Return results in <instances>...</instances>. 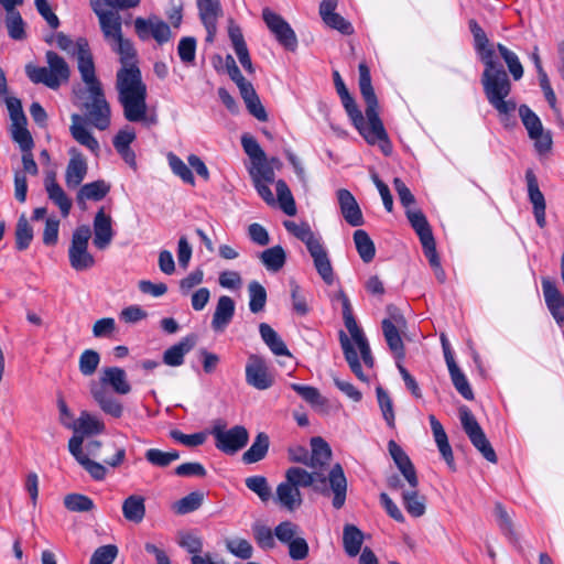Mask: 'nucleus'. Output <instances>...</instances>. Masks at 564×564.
<instances>
[{"label": "nucleus", "instance_id": "nucleus-1", "mask_svg": "<svg viewBox=\"0 0 564 564\" xmlns=\"http://www.w3.org/2000/svg\"><path fill=\"white\" fill-rule=\"evenodd\" d=\"M312 487L323 496L332 497V506L339 510L347 498V478L339 464L332 467L326 478L321 471H308L303 467L286 469L284 480L276 486L275 502L280 508L294 512L303 505L301 488Z\"/></svg>", "mask_w": 564, "mask_h": 564}, {"label": "nucleus", "instance_id": "nucleus-2", "mask_svg": "<svg viewBox=\"0 0 564 564\" xmlns=\"http://www.w3.org/2000/svg\"><path fill=\"white\" fill-rule=\"evenodd\" d=\"M110 46L119 54L122 65L117 73L116 88L123 116L129 122L145 121L148 91L137 65V51L132 42L123 36Z\"/></svg>", "mask_w": 564, "mask_h": 564}, {"label": "nucleus", "instance_id": "nucleus-3", "mask_svg": "<svg viewBox=\"0 0 564 564\" xmlns=\"http://www.w3.org/2000/svg\"><path fill=\"white\" fill-rule=\"evenodd\" d=\"M469 30L474 37L475 50L485 65L481 75V85L488 102L499 115H510L517 109L512 99H507L511 93V83L502 65L496 61L495 46L482 28L475 21H469Z\"/></svg>", "mask_w": 564, "mask_h": 564}, {"label": "nucleus", "instance_id": "nucleus-4", "mask_svg": "<svg viewBox=\"0 0 564 564\" xmlns=\"http://www.w3.org/2000/svg\"><path fill=\"white\" fill-rule=\"evenodd\" d=\"M337 297L341 303L344 324L350 334V337H348V335L345 332H339V343L345 359L348 362L351 371L356 375V377L362 381H366L367 376L364 373L361 369L356 347L360 352V357L365 366L367 368H372L375 365V359L372 357L369 343L362 329L358 326L352 315V307L348 296L344 292H339Z\"/></svg>", "mask_w": 564, "mask_h": 564}, {"label": "nucleus", "instance_id": "nucleus-5", "mask_svg": "<svg viewBox=\"0 0 564 564\" xmlns=\"http://www.w3.org/2000/svg\"><path fill=\"white\" fill-rule=\"evenodd\" d=\"M112 389L117 394L126 395L131 392V384L127 373L119 367H106L102 369L99 381L89 383V392L99 409L113 419H120L123 415L124 408L122 403L113 397L108 390Z\"/></svg>", "mask_w": 564, "mask_h": 564}, {"label": "nucleus", "instance_id": "nucleus-6", "mask_svg": "<svg viewBox=\"0 0 564 564\" xmlns=\"http://www.w3.org/2000/svg\"><path fill=\"white\" fill-rule=\"evenodd\" d=\"M340 100L354 127L367 143L371 145L378 144L381 151L389 155L391 153V143L381 119L379 118V127H377V123L375 124L370 117L365 119L350 94L340 98Z\"/></svg>", "mask_w": 564, "mask_h": 564}, {"label": "nucleus", "instance_id": "nucleus-7", "mask_svg": "<svg viewBox=\"0 0 564 564\" xmlns=\"http://www.w3.org/2000/svg\"><path fill=\"white\" fill-rule=\"evenodd\" d=\"M47 67L28 64L25 73L33 84H43L51 89H57L68 82L70 70L66 61L53 51L45 54Z\"/></svg>", "mask_w": 564, "mask_h": 564}, {"label": "nucleus", "instance_id": "nucleus-8", "mask_svg": "<svg viewBox=\"0 0 564 564\" xmlns=\"http://www.w3.org/2000/svg\"><path fill=\"white\" fill-rule=\"evenodd\" d=\"M83 108L87 120L98 130H106L110 126V106L106 100L102 87H91L84 93Z\"/></svg>", "mask_w": 564, "mask_h": 564}, {"label": "nucleus", "instance_id": "nucleus-9", "mask_svg": "<svg viewBox=\"0 0 564 564\" xmlns=\"http://www.w3.org/2000/svg\"><path fill=\"white\" fill-rule=\"evenodd\" d=\"M91 237V230L83 225L73 232L72 243L68 249L69 263L76 271H85L94 267L95 259L88 252V241Z\"/></svg>", "mask_w": 564, "mask_h": 564}, {"label": "nucleus", "instance_id": "nucleus-10", "mask_svg": "<svg viewBox=\"0 0 564 564\" xmlns=\"http://www.w3.org/2000/svg\"><path fill=\"white\" fill-rule=\"evenodd\" d=\"M459 420L462 426L469 437L471 444L482 454V456L490 463L497 462V455L486 437L481 426L478 424L474 414L467 406L459 409Z\"/></svg>", "mask_w": 564, "mask_h": 564}, {"label": "nucleus", "instance_id": "nucleus-11", "mask_svg": "<svg viewBox=\"0 0 564 564\" xmlns=\"http://www.w3.org/2000/svg\"><path fill=\"white\" fill-rule=\"evenodd\" d=\"M388 313L389 317L382 321L383 335L395 359L403 360L405 351L400 333L406 327V322L394 306H388Z\"/></svg>", "mask_w": 564, "mask_h": 564}, {"label": "nucleus", "instance_id": "nucleus-12", "mask_svg": "<svg viewBox=\"0 0 564 564\" xmlns=\"http://www.w3.org/2000/svg\"><path fill=\"white\" fill-rule=\"evenodd\" d=\"M519 117L528 131L529 138L534 141L535 150L540 154L550 151L552 138L549 132L544 131L543 124L538 115L527 105H521L519 107Z\"/></svg>", "mask_w": 564, "mask_h": 564}, {"label": "nucleus", "instance_id": "nucleus-13", "mask_svg": "<svg viewBox=\"0 0 564 564\" xmlns=\"http://www.w3.org/2000/svg\"><path fill=\"white\" fill-rule=\"evenodd\" d=\"M262 18L275 40L289 51L297 47V37L291 25L269 8L262 10Z\"/></svg>", "mask_w": 564, "mask_h": 564}, {"label": "nucleus", "instance_id": "nucleus-14", "mask_svg": "<svg viewBox=\"0 0 564 564\" xmlns=\"http://www.w3.org/2000/svg\"><path fill=\"white\" fill-rule=\"evenodd\" d=\"M213 435L216 441V447L229 455H232L243 448L249 440L248 431L241 425H236L230 430H224L220 426H215Z\"/></svg>", "mask_w": 564, "mask_h": 564}, {"label": "nucleus", "instance_id": "nucleus-15", "mask_svg": "<svg viewBox=\"0 0 564 564\" xmlns=\"http://www.w3.org/2000/svg\"><path fill=\"white\" fill-rule=\"evenodd\" d=\"M246 382L258 390H267L273 386L274 377L264 358L259 355H250L248 357L246 364Z\"/></svg>", "mask_w": 564, "mask_h": 564}, {"label": "nucleus", "instance_id": "nucleus-16", "mask_svg": "<svg viewBox=\"0 0 564 564\" xmlns=\"http://www.w3.org/2000/svg\"><path fill=\"white\" fill-rule=\"evenodd\" d=\"M134 30L142 41L153 37L158 43L162 44L171 39L170 26L156 17H150L149 19L137 18L134 20Z\"/></svg>", "mask_w": 564, "mask_h": 564}, {"label": "nucleus", "instance_id": "nucleus-17", "mask_svg": "<svg viewBox=\"0 0 564 564\" xmlns=\"http://www.w3.org/2000/svg\"><path fill=\"white\" fill-rule=\"evenodd\" d=\"M75 55L77 56L78 70L83 82L86 84V89L101 86V83L96 77L95 65L87 40L83 37L77 40V53Z\"/></svg>", "mask_w": 564, "mask_h": 564}, {"label": "nucleus", "instance_id": "nucleus-18", "mask_svg": "<svg viewBox=\"0 0 564 564\" xmlns=\"http://www.w3.org/2000/svg\"><path fill=\"white\" fill-rule=\"evenodd\" d=\"M358 69L360 94L366 102V117H370L379 127L378 100L371 85L370 70L365 63H360Z\"/></svg>", "mask_w": 564, "mask_h": 564}, {"label": "nucleus", "instance_id": "nucleus-19", "mask_svg": "<svg viewBox=\"0 0 564 564\" xmlns=\"http://www.w3.org/2000/svg\"><path fill=\"white\" fill-rule=\"evenodd\" d=\"M542 290L545 304L556 323L564 326V295L549 278L542 279Z\"/></svg>", "mask_w": 564, "mask_h": 564}, {"label": "nucleus", "instance_id": "nucleus-20", "mask_svg": "<svg viewBox=\"0 0 564 564\" xmlns=\"http://www.w3.org/2000/svg\"><path fill=\"white\" fill-rule=\"evenodd\" d=\"M200 20L206 28V41L213 42L217 32V21L223 15L219 0H197Z\"/></svg>", "mask_w": 564, "mask_h": 564}, {"label": "nucleus", "instance_id": "nucleus-21", "mask_svg": "<svg viewBox=\"0 0 564 564\" xmlns=\"http://www.w3.org/2000/svg\"><path fill=\"white\" fill-rule=\"evenodd\" d=\"M69 155L70 159L65 172V183L68 188H76L86 177L88 164L85 156L76 148L69 150Z\"/></svg>", "mask_w": 564, "mask_h": 564}, {"label": "nucleus", "instance_id": "nucleus-22", "mask_svg": "<svg viewBox=\"0 0 564 564\" xmlns=\"http://www.w3.org/2000/svg\"><path fill=\"white\" fill-rule=\"evenodd\" d=\"M525 180L528 185L529 199L533 205V214L536 224L540 228H544L546 226L545 198L539 188L536 176L534 175L532 170H528L525 172Z\"/></svg>", "mask_w": 564, "mask_h": 564}, {"label": "nucleus", "instance_id": "nucleus-23", "mask_svg": "<svg viewBox=\"0 0 564 564\" xmlns=\"http://www.w3.org/2000/svg\"><path fill=\"white\" fill-rule=\"evenodd\" d=\"M337 199L344 219L352 227L364 225L361 209L354 195L345 188L337 191Z\"/></svg>", "mask_w": 564, "mask_h": 564}, {"label": "nucleus", "instance_id": "nucleus-24", "mask_svg": "<svg viewBox=\"0 0 564 564\" xmlns=\"http://www.w3.org/2000/svg\"><path fill=\"white\" fill-rule=\"evenodd\" d=\"M94 245L96 248L102 250L107 248L112 238V219L105 213V208L101 207L94 218Z\"/></svg>", "mask_w": 564, "mask_h": 564}, {"label": "nucleus", "instance_id": "nucleus-25", "mask_svg": "<svg viewBox=\"0 0 564 564\" xmlns=\"http://www.w3.org/2000/svg\"><path fill=\"white\" fill-rule=\"evenodd\" d=\"M312 453L307 459V466L312 471H321L325 474V469L332 458V449L329 445L319 436L312 437L311 440ZM326 478L328 475H324Z\"/></svg>", "mask_w": 564, "mask_h": 564}, {"label": "nucleus", "instance_id": "nucleus-26", "mask_svg": "<svg viewBox=\"0 0 564 564\" xmlns=\"http://www.w3.org/2000/svg\"><path fill=\"white\" fill-rule=\"evenodd\" d=\"M70 119L72 124L69 127V132L72 137L80 145L87 148L91 153L97 155L100 150L99 142L86 128L84 118L77 113H74L72 115Z\"/></svg>", "mask_w": 564, "mask_h": 564}, {"label": "nucleus", "instance_id": "nucleus-27", "mask_svg": "<svg viewBox=\"0 0 564 564\" xmlns=\"http://www.w3.org/2000/svg\"><path fill=\"white\" fill-rule=\"evenodd\" d=\"M235 315V302L230 296L221 295L213 315L212 327L217 333H223L231 323Z\"/></svg>", "mask_w": 564, "mask_h": 564}, {"label": "nucleus", "instance_id": "nucleus-28", "mask_svg": "<svg viewBox=\"0 0 564 564\" xmlns=\"http://www.w3.org/2000/svg\"><path fill=\"white\" fill-rule=\"evenodd\" d=\"M406 217L420 238L423 251L435 247V240L432 234L431 226L426 217L421 210H408Z\"/></svg>", "mask_w": 564, "mask_h": 564}, {"label": "nucleus", "instance_id": "nucleus-29", "mask_svg": "<svg viewBox=\"0 0 564 564\" xmlns=\"http://www.w3.org/2000/svg\"><path fill=\"white\" fill-rule=\"evenodd\" d=\"M197 337L194 334L182 338L177 344L171 346L163 354V362L171 367H178L184 362V356L196 345Z\"/></svg>", "mask_w": 564, "mask_h": 564}, {"label": "nucleus", "instance_id": "nucleus-30", "mask_svg": "<svg viewBox=\"0 0 564 564\" xmlns=\"http://www.w3.org/2000/svg\"><path fill=\"white\" fill-rule=\"evenodd\" d=\"M45 189L48 198L59 208L61 214L67 217L72 209V200L56 182L55 173H51L46 176Z\"/></svg>", "mask_w": 564, "mask_h": 564}, {"label": "nucleus", "instance_id": "nucleus-31", "mask_svg": "<svg viewBox=\"0 0 564 564\" xmlns=\"http://www.w3.org/2000/svg\"><path fill=\"white\" fill-rule=\"evenodd\" d=\"M313 258L314 265L323 281L332 285L334 283V271L328 254L322 242H318L308 250Z\"/></svg>", "mask_w": 564, "mask_h": 564}, {"label": "nucleus", "instance_id": "nucleus-32", "mask_svg": "<svg viewBox=\"0 0 564 564\" xmlns=\"http://www.w3.org/2000/svg\"><path fill=\"white\" fill-rule=\"evenodd\" d=\"M429 421L431 424V429L433 432L435 443L437 445V448H438L442 457L444 458V460L446 462V464L448 465L449 468L455 469L453 451L448 443V438H447V435L445 433L443 425L440 423V421L433 414H431L429 416Z\"/></svg>", "mask_w": 564, "mask_h": 564}, {"label": "nucleus", "instance_id": "nucleus-33", "mask_svg": "<svg viewBox=\"0 0 564 564\" xmlns=\"http://www.w3.org/2000/svg\"><path fill=\"white\" fill-rule=\"evenodd\" d=\"M228 35L240 64L247 72L252 73V62L241 29L238 25L230 23L228 28Z\"/></svg>", "mask_w": 564, "mask_h": 564}, {"label": "nucleus", "instance_id": "nucleus-34", "mask_svg": "<svg viewBox=\"0 0 564 564\" xmlns=\"http://www.w3.org/2000/svg\"><path fill=\"white\" fill-rule=\"evenodd\" d=\"M99 25L109 45L122 37V23L119 13L112 11L102 14V18L99 19Z\"/></svg>", "mask_w": 564, "mask_h": 564}, {"label": "nucleus", "instance_id": "nucleus-35", "mask_svg": "<svg viewBox=\"0 0 564 564\" xmlns=\"http://www.w3.org/2000/svg\"><path fill=\"white\" fill-rule=\"evenodd\" d=\"M122 514L132 523H141L145 517V499L139 495H131L122 502Z\"/></svg>", "mask_w": 564, "mask_h": 564}, {"label": "nucleus", "instance_id": "nucleus-36", "mask_svg": "<svg viewBox=\"0 0 564 564\" xmlns=\"http://www.w3.org/2000/svg\"><path fill=\"white\" fill-rule=\"evenodd\" d=\"M110 191V185L102 180L87 183L80 187L77 193V203L84 204L85 200H101Z\"/></svg>", "mask_w": 564, "mask_h": 564}, {"label": "nucleus", "instance_id": "nucleus-37", "mask_svg": "<svg viewBox=\"0 0 564 564\" xmlns=\"http://www.w3.org/2000/svg\"><path fill=\"white\" fill-rule=\"evenodd\" d=\"M259 332L262 340L267 344V346L271 349V351L274 355L290 356V351L288 350L285 344L270 325L261 323L259 326Z\"/></svg>", "mask_w": 564, "mask_h": 564}, {"label": "nucleus", "instance_id": "nucleus-38", "mask_svg": "<svg viewBox=\"0 0 564 564\" xmlns=\"http://www.w3.org/2000/svg\"><path fill=\"white\" fill-rule=\"evenodd\" d=\"M364 542L362 532L354 524H346L344 527L343 543L346 553L355 557L359 554Z\"/></svg>", "mask_w": 564, "mask_h": 564}, {"label": "nucleus", "instance_id": "nucleus-39", "mask_svg": "<svg viewBox=\"0 0 564 564\" xmlns=\"http://www.w3.org/2000/svg\"><path fill=\"white\" fill-rule=\"evenodd\" d=\"M284 226L289 232L305 243L307 250L321 242V238L315 236L311 227L305 223L285 221Z\"/></svg>", "mask_w": 564, "mask_h": 564}, {"label": "nucleus", "instance_id": "nucleus-40", "mask_svg": "<svg viewBox=\"0 0 564 564\" xmlns=\"http://www.w3.org/2000/svg\"><path fill=\"white\" fill-rule=\"evenodd\" d=\"M268 448H269L268 435L265 433H259L256 436V440L252 443V445L250 446V448L243 453L242 460L246 464L257 463V462L261 460L262 458H264V456L268 453Z\"/></svg>", "mask_w": 564, "mask_h": 564}, {"label": "nucleus", "instance_id": "nucleus-41", "mask_svg": "<svg viewBox=\"0 0 564 564\" xmlns=\"http://www.w3.org/2000/svg\"><path fill=\"white\" fill-rule=\"evenodd\" d=\"M260 259L267 270L278 272L285 264L286 254L281 246H274L262 251Z\"/></svg>", "mask_w": 564, "mask_h": 564}, {"label": "nucleus", "instance_id": "nucleus-42", "mask_svg": "<svg viewBox=\"0 0 564 564\" xmlns=\"http://www.w3.org/2000/svg\"><path fill=\"white\" fill-rule=\"evenodd\" d=\"M76 431H80L86 435L101 434L105 432V423L87 411H83L76 422Z\"/></svg>", "mask_w": 564, "mask_h": 564}, {"label": "nucleus", "instance_id": "nucleus-43", "mask_svg": "<svg viewBox=\"0 0 564 564\" xmlns=\"http://www.w3.org/2000/svg\"><path fill=\"white\" fill-rule=\"evenodd\" d=\"M291 388L315 409L323 410L328 404L327 399L314 387L292 383Z\"/></svg>", "mask_w": 564, "mask_h": 564}, {"label": "nucleus", "instance_id": "nucleus-44", "mask_svg": "<svg viewBox=\"0 0 564 564\" xmlns=\"http://www.w3.org/2000/svg\"><path fill=\"white\" fill-rule=\"evenodd\" d=\"M354 241L362 261L366 263L372 261L376 248L369 235L365 230L358 229L354 232Z\"/></svg>", "mask_w": 564, "mask_h": 564}, {"label": "nucleus", "instance_id": "nucleus-45", "mask_svg": "<svg viewBox=\"0 0 564 564\" xmlns=\"http://www.w3.org/2000/svg\"><path fill=\"white\" fill-rule=\"evenodd\" d=\"M6 26L12 40L22 41L26 37L25 23L18 10L6 11Z\"/></svg>", "mask_w": 564, "mask_h": 564}, {"label": "nucleus", "instance_id": "nucleus-46", "mask_svg": "<svg viewBox=\"0 0 564 564\" xmlns=\"http://www.w3.org/2000/svg\"><path fill=\"white\" fill-rule=\"evenodd\" d=\"M402 498L409 514L417 518L425 513V498L419 495L416 488L404 490Z\"/></svg>", "mask_w": 564, "mask_h": 564}, {"label": "nucleus", "instance_id": "nucleus-47", "mask_svg": "<svg viewBox=\"0 0 564 564\" xmlns=\"http://www.w3.org/2000/svg\"><path fill=\"white\" fill-rule=\"evenodd\" d=\"M251 530H252V535H253V539L257 543V545L261 549V550H272L274 549L275 546V540H274V532H272V530L260 523V522H254L251 527Z\"/></svg>", "mask_w": 564, "mask_h": 564}, {"label": "nucleus", "instance_id": "nucleus-48", "mask_svg": "<svg viewBox=\"0 0 564 564\" xmlns=\"http://www.w3.org/2000/svg\"><path fill=\"white\" fill-rule=\"evenodd\" d=\"M249 173L253 180L263 181L265 183L274 182V171L272 165L268 162L267 156H263L261 160L251 161V167Z\"/></svg>", "mask_w": 564, "mask_h": 564}, {"label": "nucleus", "instance_id": "nucleus-49", "mask_svg": "<svg viewBox=\"0 0 564 564\" xmlns=\"http://www.w3.org/2000/svg\"><path fill=\"white\" fill-rule=\"evenodd\" d=\"M448 371L452 379V382L455 387V389L464 397L466 400H473L474 399V392L470 388V384L466 378V376L463 373V371L459 369L457 364L449 365Z\"/></svg>", "mask_w": 564, "mask_h": 564}, {"label": "nucleus", "instance_id": "nucleus-50", "mask_svg": "<svg viewBox=\"0 0 564 564\" xmlns=\"http://www.w3.org/2000/svg\"><path fill=\"white\" fill-rule=\"evenodd\" d=\"M376 393L378 404L386 423L388 424L389 427L394 429L395 416L392 399L390 398L389 393L380 386L376 388Z\"/></svg>", "mask_w": 564, "mask_h": 564}, {"label": "nucleus", "instance_id": "nucleus-51", "mask_svg": "<svg viewBox=\"0 0 564 564\" xmlns=\"http://www.w3.org/2000/svg\"><path fill=\"white\" fill-rule=\"evenodd\" d=\"M225 545L227 551L238 558L249 560L253 555V546L247 539H226Z\"/></svg>", "mask_w": 564, "mask_h": 564}, {"label": "nucleus", "instance_id": "nucleus-52", "mask_svg": "<svg viewBox=\"0 0 564 564\" xmlns=\"http://www.w3.org/2000/svg\"><path fill=\"white\" fill-rule=\"evenodd\" d=\"M249 292V308L252 313H259L264 310L267 303V291L258 282L251 281L248 285Z\"/></svg>", "mask_w": 564, "mask_h": 564}, {"label": "nucleus", "instance_id": "nucleus-53", "mask_svg": "<svg viewBox=\"0 0 564 564\" xmlns=\"http://www.w3.org/2000/svg\"><path fill=\"white\" fill-rule=\"evenodd\" d=\"M144 457L151 465L164 468L177 460L180 454L177 451L163 452L158 448H150L145 452Z\"/></svg>", "mask_w": 564, "mask_h": 564}, {"label": "nucleus", "instance_id": "nucleus-54", "mask_svg": "<svg viewBox=\"0 0 564 564\" xmlns=\"http://www.w3.org/2000/svg\"><path fill=\"white\" fill-rule=\"evenodd\" d=\"M275 191L282 210L289 216L295 215V202L286 183L282 180H279L275 183Z\"/></svg>", "mask_w": 564, "mask_h": 564}, {"label": "nucleus", "instance_id": "nucleus-55", "mask_svg": "<svg viewBox=\"0 0 564 564\" xmlns=\"http://www.w3.org/2000/svg\"><path fill=\"white\" fill-rule=\"evenodd\" d=\"M33 239V229L30 226L26 217L22 215L15 227V247L18 250H25L31 245Z\"/></svg>", "mask_w": 564, "mask_h": 564}, {"label": "nucleus", "instance_id": "nucleus-56", "mask_svg": "<svg viewBox=\"0 0 564 564\" xmlns=\"http://www.w3.org/2000/svg\"><path fill=\"white\" fill-rule=\"evenodd\" d=\"M497 50H498L500 56L506 62L508 69L510 72V74L512 75L513 79L519 80L520 78H522L523 67L519 61L518 55L500 43L497 44Z\"/></svg>", "mask_w": 564, "mask_h": 564}, {"label": "nucleus", "instance_id": "nucleus-57", "mask_svg": "<svg viewBox=\"0 0 564 564\" xmlns=\"http://www.w3.org/2000/svg\"><path fill=\"white\" fill-rule=\"evenodd\" d=\"M12 139L20 145L22 152L31 151L34 142L30 131L26 129V121L12 123Z\"/></svg>", "mask_w": 564, "mask_h": 564}, {"label": "nucleus", "instance_id": "nucleus-58", "mask_svg": "<svg viewBox=\"0 0 564 564\" xmlns=\"http://www.w3.org/2000/svg\"><path fill=\"white\" fill-rule=\"evenodd\" d=\"M203 494L194 491L180 499L173 505V510L177 514H186L197 510L203 503Z\"/></svg>", "mask_w": 564, "mask_h": 564}, {"label": "nucleus", "instance_id": "nucleus-59", "mask_svg": "<svg viewBox=\"0 0 564 564\" xmlns=\"http://www.w3.org/2000/svg\"><path fill=\"white\" fill-rule=\"evenodd\" d=\"M64 505L73 512H87L95 508L93 499L80 494H69L65 496Z\"/></svg>", "mask_w": 564, "mask_h": 564}, {"label": "nucleus", "instance_id": "nucleus-60", "mask_svg": "<svg viewBox=\"0 0 564 564\" xmlns=\"http://www.w3.org/2000/svg\"><path fill=\"white\" fill-rule=\"evenodd\" d=\"M246 487L254 492L261 501L265 502L271 497V488L264 476H251L245 480Z\"/></svg>", "mask_w": 564, "mask_h": 564}, {"label": "nucleus", "instance_id": "nucleus-61", "mask_svg": "<svg viewBox=\"0 0 564 564\" xmlns=\"http://www.w3.org/2000/svg\"><path fill=\"white\" fill-rule=\"evenodd\" d=\"M99 364V354L96 350L86 349L79 357V371L83 376L89 377L95 373Z\"/></svg>", "mask_w": 564, "mask_h": 564}, {"label": "nucleus", "instance_id": "nucleus-62", "mask_svg": "<svg viewBox=\"0 0 564 564\" xmlns=\"http://www.w3.org/2000/svg\"><path fill=\"white\" fill-rule=\"evenodd\" d=\"M167 161L171 170L175 175L182 178L183 182L191 185L194 184V175L189 167L174 153L167 154Z\"/></svg>", "mask_w": 564, "mask_h": 564}, {"label": "nucleus", "instance_id": "nucleus-63", "mask_svg": "<svg viewBox=\"0 0 564 564\" xmlns=\"http://www.w3.org/2000/svg\"><path fill=\"white\" fill-rule=\"evenodd\" d=\"M177 53L184 64H193L196 56V40L192 36L182 37L177 45Z\"/></svg>", "mask_w": 564, "mask_h": 564}, {"label": "nucleus", "instance_id": "nucleus-64", "mask_svg": "<svg viewBox=\"0 0 564 564\" xmlns=\"http://www.w3.org/2000/svg\"><path fill=\"white\" fill-rule=\"evenodd\" d=\"M118 554L116 545L108 544L98 547L91 555L89 564H112Z\"/></svg>", "mask_w": 564, "mask_h": 564}]
</instances>
